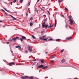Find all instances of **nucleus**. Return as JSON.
Masks as SVG:
<instances>
[{
	"label": "nucleus",
	"mask_w": 79,
	"mask_h": 79,
	"mask_svg": "<svg viewBox=\"0 0 79 79\" xmlns=\"http://www.w3.org/2000/svg\"><path fill=\"white\" fill-rule=\"evenodd\" d=\"M58 2H59V3H60V2H61V0H59Z\"/></svg>",
	"instance_id": "c9c22d12"
},
{
	"label": "nucleus",
	"mask_w": 79,
	"mask_h": 79,
	"mask_svg": "<svg viewBox=\"0 0 79 79\" xmlns=\"http://www.w3.org/2000/svg\"><path fill=\"white\" fill-rule=\"evenodd\" d=\"M0 71H2V70H0Z\"/></svg>",
	"instance_id": "338daca9"
},
{
	"label": "nucleus",
	"mask_w": 79,
	"mask_h": 79,
	"mask_svg": "<svg viewBox=\"0 0 79 79\" xmlns=\"http://www.w3.org/2000/svg\"><path fill=\"white\" fill-rule=\"evenodd\" d=\"M19 37H15L13 38L12 40H10L9 41L10 42H12L13 40V41H16V39H19Z\"/></svg>",
	"instance_id": "f257e3e1"
},
{
	"label": "nucleus",
	"mask_w": 79,
	"mask_h": 79,
	"mask_svg": "<svg viewBox=\"0 0 79 79\" xmlns=\"http://www.w3.org/2000/svg\"><path fill=\"white\" fill-rule=\"evenodd\" d=\"M27 79H34V77L33 76L29 77L27 76Z\"/></svg>",
	"instance_id": "0eeeda50"
},
{
	"label": "nucleus",
	"mask_w": 79,
	"mask_h": 79,
	"mask_svg": "<svg viewBox=\"0 0 79 79\" xmlns=\"http://www.w3.org/2000/svg\"><path fill=\"white\" fill-rule=\"evenodd\" d=\"M36 60H36V59H35V60H34L35 61H36Z\"/></svg>",
	"instance_id": "864d4df0"
},
{
	"label": "nucleus",
	"mask_w": 79,
	"mask_h": 79,
	"mask_svg": "<svg viewBox=\"0 0 79 79\" xmlns=\"http://www.w3.org/2000/svg\"><path fill=\"white\" fill-rule=\"evenodd\" d=\"M2 11H4V10L3 9H2Z\"/></svg>",
	"instance_id": "5fc2aeb1"
},
{
	"label": "nucleus",
	"mask_w": 79,
	"mask_h": 79,
	"mask_svg": "<svg viewBox=\"0 0 79 79\" xmlns=\"http://www.w3.org/2000/svg\"><path fill=\"white\" fill-rule=\"evenodd\" d=\"M60 40H60V39H56V41H57L58 42H60Z\"/></svg>",
	"instance_id": "dca6fc26"
},
{
	"label": "nucleus",
	"mask_w": 79,
	"mask_h": 79,
	"mask_svg": "<svg viewBox=\"0 0 79 79\" xmlns=\"http://www.w3.org/2000/svg\"><path fill=\"white\" fill-rule=\"evenodd\" d=\"M4 9L5 10H6V11H7V12H8V11H7L6 9H5V8H4Z\"/></svg>",
	"instance_id": "79ce46f5"
},
{
	"label": "nucleus",
	"mask_w": 79,
	"mask_h": 79,
	"mask_svg": "<svg viewBox=\"0 0 79 79\" xmlns=\"http://www.w3.org/2000/svg\"><path fill=\"white\" fill-rule=\"evenodd\" d=\"M15 2H16V0H15L13 1V3H15Z\"/></svg>",
	"instance_id": "cd10ccee"
},
{
	"label": "nucleus",
	"mask_w": 79,
	"mask_h": 79,
	"mask_svg": "<svg viewBox=\"0 0 79 79\" xmlns=\"http://www.w3.org/2000/svg\"><path fill=\"white\" fill-rule=\"evenodd\" d=\"M41 33H43V31H41Z\"/></svg>",
	"instance_id": "052dcab7"
},
{
	"label": "nucleus",
	"mask_w": 79,
	"mask_h": 79,
	"mask_svg": "<svg viewBox=\"0 0 79 79\" xmlns=\"http://www.w3.org/2000/svg\"><path fill=\"white\" fill-rule=\"evenodd\" d=\"M33 65H35V64H36V63H33Z\"/></svg>",
	"instance_id": "a19ab883"
},
{
	"label": "nucleus",
	"mask_w": 79,
	"mask_h": 79,
	"mask_svg": "<svg viewBox=\"0 0 79 79\" xmlns=\"http://www.w3.org/2000/svg\"><path fill=\"white\" fill-rule=\"evenodd\" d=\"M45 53L46 54H48V52H45Z\"/></svg>",
	"instance_id": "49530a36"
},
{
	"label": "nucleus",
	"mask_w": 79,
	"mask_h": 79,
	"mask_svg": "<svg viewBox=\"0 0 79 79\" xmlns=\"http://www.w3.org/2000/svg\"><path fill=\"white\" fill-rule=\"evenodd\" d=\"M30 4H31V2H29L27 4L28 5V6H29V5H30Z\"/></svg>",
	"instance_id": "5701e85b"
},
{
	"label": "nucleus",
	"mask_w": 79,
	"mask_h": 79,
	"mask_svg": "<svg viewBox=\"0 0 79 79\" xmlns=\"http://www.w3.org/2000/svg\"><path fill=\"white\" fill-rule=\"evenodd\" d=\"M32 37L33 39H35V37L34 36V35H32Z\"/></svg>",
	"instance_id": "412c9836"
},
{
	"label": "nucleus",
	"mask_w": 79,
	"mask_h": 79,
	"mask_svg": "<svg viewBox=\"0 0 79 79\" xmlns=\"http://www.w3.org/2000/svg\"><path fill=\"white\" fill-rule=\"evenodd\" d=\"M23 0H20V3H23Z\"/></svg>",
	"instance_id": "bb28decb"
},
{
	"label": "nucleus",
	"mask_w": 79,
	"mask_h": 79,
	"mask_svg": "<svg viewBox=\"0 0 79 79\" xmlns=\"http://www.w3.org/2000/svg\"><path fill=\"white\" fill-rule=\"evenodd\" d=\"M48 25H45V27L46 29H47V27H48Z\"/></svg>",
	"instance_id": "393cba45"
},
{
	"label": "nucleus",
	"mask_w": 79,
	"mask_h": 79,
	"mask_svg": "<svg viewBox=\"0 0 79 79\" xmlns=\"http://www.w3.org/2000/svg\"><path fill=\"white\" fill-rule=\"evenodd\" d=\"M64 51V49L62 50L60 52L61 53H62Z\"/></svg>",
	"instance_id": "4be33fe9"
},
{
	"label": "nucleus",
	"mask_w": 79,
	"mask_h": 79,
	"mask_svg": "<svg viewBox=\"0 0 79 79\" xmlns=\"http://www.w3.org/2000/svg\"><path fill=\"white\" fill-rule=\"evenodd\" d=\"M51 63H53L55 62V61H54V60H51Z\"/></svg>",
	"instance_id": "aec40b11"
},
{
	"label": "nucleus",
	"mask_w": 79,
	"mask_h": 79,
	"mask_svg": "<svg viewBox=\"0 0 79 79\" xmlns=\"http://www.w3.org/2000/svg\"><path fill=\"white\" fill-rule=\"evenodd\" d=\"M53 26H54V25L53 24H52V25H50V27H53Z\"/></svg>",
	"instance_id": "473e14b6"
},
{
	"label": "nucleus",
	"mask_w": 79,
	"mask_h": 79,
	"mask_svg": "<svg viewBox=\"0 0 79 79\" xmlns=\"http://www.w3.org/2000/svg\"><path fill=\"white\" fill-rule=\"evenodd\" d=\"M10 51L11 52H12V53H13V51H11V50H10Z\"/></svg>",
	"instance_id": "bf43d9fd"
},
{
	"label": "nucleus",
	"mask_w": 79,
	"mask_h": 79,
	"mask_svg": "<svg viewBox=\"0 0 79 79\" xmlns=\"http://www.w3.org/2000/svg\"><path fill=\"white\" fill-rule=\"evenodd\" d=\"M66 39H68V40H71V39H72V37H70L69 38H67Z\"/></svg>",
	"instance_id": "a211bd4d"
},
{
	"label": "nucleus",
	"mask_w": 79,
	"mask_h": 79,
	"mask_svg": "<svg viewBox=\"0 0 79 79\" xmlns=\"http://www.w3.org/2000/svg\"><path fill=\"white\" fill-rule=\"evenodd\" d=\"M17 74H18V73H17Z\"/></svg>",
	"instance_id": "774afa93"
},
{
	"label": "nucleus",
	"mask_w": 79,
	"mask_h": 79,
	"mask_svg": "<svg viewBox=\"0 0 79 79\" xmlns=\"http://www.w3.org/2000/svg\"><path fill=\"white\" fill-rule=\"evenodd\" d=\"M66 61V60L64 59H63L61 61L62 63H64Z\"/></svg>",
	"instance_id": "9d476101"
},
{
	"label": "nucleus",
	"mask_w": 79,
	"mask_h": 79,
	"mask_svg": "<svg viewBox=\"0 0 79 79\" xmlns=\"http://www.w3.org/2000/svg\"><path fill=\"white\" fill-rule=\"evenodd\" d=\"M65 27H66V28H68V25L67 24H66Z\"/></svg>",
	"instance_id": "c756f323"
},
{
	"label": "nucleus",
	"mask_w": 79,
	"mask_h": 79,
	"mask_svg": "<svg viewBox=\"0 0 79 79\" xmlns=\"http://www.w3.org/2000/svg\"><path fill=\"white\" fill-rule=\"evenodd\" d=\"M13 20H16V19L14 17V18H13Z\"/></svg>",
	"instance_id": "2f4dec72"
},
{
	"label": "nucleus",
	"mask_w": 79,
	"mask_h": 79,
	"mask_svg": "<svg viewBox=\"0 0 79 79\" xmlns=\"http://www.w3.org/2000/svg\"><path fill=\"white\" fill-rule=\"evenodd\" d=\"M33 24V23H30V26H32Z\"/></svg>",
	"instance_id": "b1692460"
},
{
	"label": "nucleus",
	"mask_w": 79,
	"mask_h": 79,
	"mask_svg": "<svg viewBox=\"0 0 79 79\" xmlns=\"http://www.w3.org/2000/svg\"><path fill=\"white\" fill-rule=\"evenodd\" d=\"M65 10H67L68 11H69V10H68V8H67L65 7Z\"/></svg>",
	"instance_id": "72a5a7b5"
},
{
	"label": "nucleus",
	"mask_w": 79,
	"mask_h": 79,
	"mask_svg": "<svg viewBox=\"0 0 79 79\" xmlns=\"http://www.w3.org/2000/svg\"><path fill=\"white\" fill-rule=\"evenodd\" d=\"M3 27H5V26H4Z\"/></svg>",
	"instance_id": "13d9d810"
},
{
	"label": "nucleus",
	"mask_w": 79,
	"mask_h": 79,
	"mask_svg": "<svg viewBox=\"0 0 79 79\" xmlns=\"http://www.w3.org/2000/svg\"><path fill=\"white\" fill-rule=\"evenodd\" d=\"M43 16H45V17H46V15H44Z\"/></svg>",
	"instance_id": "de8ad7c7"
},
{
	"label": "nucleus",
	"mask_w": 79,
	"mask_h": 79,
	"mask_svg": "<svg viewBox=\"0 0 79 79\" xmlns=\"http://www.w3.org/2000/svg\"><path fill=\"white\" fill-rule=\"evenodd\" d=\"M9 16H11V17H12V18H14V17L13 16H12L11 15H10Z\"/></svg>",
	"instance_id": "4c0bfd02"
},
{
	"label": "nucleus",
	"mask_w": 79,
	"mask_h": 79,
	"mask_svg": "<svg viewBox=\"0 0 79 79\" xmlns=\"http://www.w3.org/2000/svg\"><path fill=\"white\" fill-rule=\"evenodd\" d=\"M28 50H29V49H30V46H28Z\"/></svg>",
	"instance_id": "7c9ffc66"
},
{
	"label": "nucleus",
	"mask_w": 79,
	"mask_h": 79,
	"mask_svg": "<svg viewBox=\"0 0 79 79\" xmlns=\"http://www.w3.org/2000/svg\"><path fill=\"white\" fill-rule=\"evenodd\" d=\"M32 19H33V18H32V17H31L30 19V20H32Z\"/></svg>",
	"instance_id": "37998d69"
},
{
	"label": "nucleus",
	"mask_w": 79,
	"mask_h": 79,
	"mask_svg": "<svg viewBox=\"0 0 79 79\" xmlns=\"http://www.w3.org/2000/svg\"><path fill=\"white\" fill-rule=\"evenodd\" d=\"M61 2H63V0H61Z\"/></svg>",
	"instance_id": "603ef678"
},
{
	"label": "nucleus",
	"mask_w": 79,
	"mask_h": 79,
	"mask_svg": "<svg viewBox=\"0 0 79 79\" xmlns=\"http://www.w3.org/2000/svg\"><path fill=\"white\" fill-rule=\"evenodd\" d=\"M42 68V69H45V68H47V66L44 67V65L41 64L38 67V68Z\"/></svg>",
	"instance_id": "f03ea898"
},
{
	"label": "nucleus",
	"mask_w": 79,
	"mask_h": 79,
	"mask_svg": "<svg viewBox=\"0 0 79 79\" xmlns=\"http://www.w3.org/2000/svg\"><path fill=\"white\" fill-rule=\"evenodd\" d=\"M39 0H38L37 1V2H39Z\"/></svg>",
	"instance_id": "6e6d98bb"
},
{
	"label": "nucleus",
	"mask_w": 79,
	"mask_h": 79,
	"mask_svg": "<svg viewBox=\"0 0 79 79\" xmlns=\"http://www.w3.org/2000/svg\"><path fill=\"white\" fill-rule=\"evenodd\" d=\"M41 10L42 11H44V10L43 9H42V8H41Z\"/></svg>",
	"instance_id": "f704fd0d"
},
{
	"label": "nucleus",
	"mask_w": 79,
	"mask_h": 79,
	"mask_svg": "<svg viewBox=\"0 0 79 79\" xmlns=\"http://www.w3.org/2000/svg\"><path fill=\"white\" fill-rule=\"evenodd\" d=\"M28 12L27 11V12H26L27 16V15H28Z\"/></svg>",
	"instance_id": "e433bc0d"
},
{
	"label": "nucleus",
	"mask_w": 79,
	"mask_h": 79,
	"mask_svg": "<svg viewBox=\"0 0 79 79\" xmlns=\"http://www.w3.org/2000/svg\"><path fill=\"white\" fill-rule=\"evenodd\" d=\"M0 22H2V21L0 20Z\"/></svg>",
	"instance_id": "0e129e2a"
},
{
	"label": "nucleus",
	"mask_w": 79,
	"mask_h": 79,
	"mask_svg": "<svg viewBox=\"0 0 79 79\" xmlns=\"http://www.w3.org/2000/svg\"><path fill=\"white\" fill-rule=\"evenodd\" d=\"M28 50H29V52H30V53H32V49H29Z\"/></svg>",
	"instance_id": "ddd939ff"
},
{
	"label": "nucleus",
	"mask_w": 79,
	"mask_h": 79,
	"mask_svg": "<svg viewBox=\"0 0 79 79\" xmlns=\"http://www.w3.org/2000/svg\"><path fill=\"white\" fill-rule=\"evenodd\" d=\"M21 79H27V76H25L24 77H21Z\"/></svg>",
	"instance_id": "423d86ee"
},
{
	"label": "nucleus",
	"mask_w": 79,
	"mask_h": 79,
	"mask_svg": "<svg viewBox=\"0 0 79 79\" xmlns=\"http://www.w3.org/2000/svg\"><path fill=\"white\" fill-rule=\"evenodd\" d=\"M69 21H70V23H69L71 25H73V21L72 19H69Z\"/></svg>",
	"instance_id": "20e7f679"
},
{
	"label": "nucleus",
	"mask_w": 79,
	"mask_h": 79,
	"mask_svg": "<svg viewBox=\"0 0 79 79\" xmlns=\"http://www.w3.org/2000/svg\"><path fill=\"white\" fill-rule=\"evenodd\" d=\"M68 17H69V19H71L72 16H71V15H70V16H69Z\"/></svg>",
	"instance_id": "2eb2a0df"
},
{
	"label": "nucleus",
	"mask_w": 79,
	"mask_h": 79,
	"mask_svg": "<svg viewBox=\"0 0 79 79\" xmlns=\"http://www.w3.org/2000/svg\"><path fill=\"white\" fill-rule=\"evenodd\" d=\"M27 52H27V50H26L25 51V53H27Z\"/></svg>",
	"instance_id": "ea45409f"
},
{
	"label": "nucleus",
	"mask_w": 79,
	"mask_h": 79,
	"mask_svg": "<svg viewBox=\"0 0 79 79\" xmlns=\"http://www.w3.org/2000/svg\"><path fill=\"white\" fill-rule=\"evenodd\" d=\"M46 37V35H45L44 36H42V38H44V37Z\"/></svg>",
	"instance_id": "c85d7f7f"
},
{
	"label": "nucleus",
	"mask_w": 79,
	"mask_h": 79,
	"mask_svg": "<svg viewBox=\"0 0 79 79\" xmlns=\"http://www.w3.org/2000/svg\"><path fill=\"white\" fill-rule=\"evenodd\" d=\"M50 38H50V37H48V38H47L46 39H50Z\"/></svg>",
	"instance_id": "58836bf2"
},
{
	"label": "nucleus",
	"mask_w": 79,
	"mask_h": 79,
	"mask_svg": "<svg viewBox=\"0 0 79 79\" xmlns=\"http://www.w3.org/2000/svg\"><path fill=\"white\" fill-rule=\"evenodd\" d=\"M20 50H21V47H20Z\"/></svg>",
	"instance_id": "680f3d73"
},
{
	"label": "nucleus",
	"mask_w": 79,
	"mask_h": 79,
	"mask_svg": "<svg viewBox=\"0 0 79 79\" xmlns=\"http://www.w3.org/2000/svg\"><path fill=\"white\" fill-rule=\"evenodd\" d=\"M16 48H19V49L20 50V46H15Z\"/></svg>",
	"instance_id": "f8f14e48"
},
{
	"label": "nucleus",
	"mask_w": 79,
	"mask_h": 79,
	"mask_svg": "<svg viewBox=\"0 0 79 79\" xmlns=\"http://www.w3.org/2000/svg\"><path fill=\"white\" fill-rule=\"evenodd\" d=\"M48 13L49 15H50V12L49 11H48Z\"/></svg>",
	"instance_id": "a18cd8bd"
},
{
	"label": "nucleus",
	"mask_w": 79,
	"mask_h": 79,
	"mask_svg": "<svg viewBox=\"0 0 79 79\" xmlns=\"http://www.w3.org/2000/svg\"><path fill=\"white\" fill-rule=\"evenodd\" d=\"M56 56L55 55H52L51 57V59H53V58H55V57Z\"/></svg>",
	"instance_id": "6e6552de"
},
{
	"label": "nucleus",
	"mask_w": 79,
	"mask_h": 79,
	"mask_svg": "<svg viewBox=\"0 0 79 79\" xmlns=\"http://www.w3.org/2000/svg\"><path fill=\"white\" fill-rule=\"evenodd\" d=\"M10 4L11 5H12V2H10Z\"/></svg>",
	"instance_id": "8fccbe9b"
},
{
	"label": "nucleus",
	"mask_w": 79,
	"mask_h": 79,
	"mask_svg": "<svg viewBox=\"0 0 79 79\" xmlns=\"http://www.w3.org/2000/svg\"><path fill=\"white\" fill-rule=\"evenodd\" d=\"M5 13L6 15H8V13H6V12H5Z\"/></svg>",
	"instance_id": "c03bdc74"
},
{
	"label": "nucleus",
	"mask_w": 79,
	"mask_h": 79,
	"mask_svg": "<svg viewBox=\"0 0 79 79\" xmlns=\"http://www.w3.org/2000/svg\"><path fill=\"white\" fill-rule=\"evenodd\" d=\"M44 21H47V19H45Z\"/></svg>",
	"instance_id": "4d7b16f0"
},
{
	"label": "nucleus",
	"mask_w": 79,
	"mask_h": 79,
	"mask_svg": "<svg viewBox=\"0 0 79 79\" xmlns=\"http://www.w3.org/2000/svg\"><path fill=\"white\" fill-rule=\"evenodd\" d=\"M40 40H44V41L46 40L47 41V39H44V38H43L41 36L40 37Z\"/></svg>",
	"instance_id": "39448f33"
},
{
	"label": "nucleus",
	"mask_w": 79,
	"mask_h": 79,
	"mask_svg": "<svg viewBox=\"0 0 79 79\" xmlns=\"http://www.w3.org/2000/svg\"><path fill=\"white\" fill-rule=\"evenodd\" d=\"M55 26L56 27V19H55Z\"/></svg>",
	"instance_id": "4468645a"
},
{
	"label": "nucleus",
	"mask_w": 79,
	"mask_h": 79,
	"mask_svg": "<svg viewBox=\"0 0 79 79\" xmlns=\"http://www.w3.org/2000/svg\"><path fill=\"white\" fill-rule=\"evenodd\" d=\"M6 3V4L7 3V2H6V3Z\"/></svg>",
	"instance_id": "69168bd1"
},
{
	"label": "nucleus",
	"mask_w": 79,
	"mask_h": 79,
	"mask_svg": "<svg viewBox=\"0 0 79 79\" xmlns=\"http://www.w3.org/2000/svg\"><path fill=\"white\" fill-rule=\"evenodd\" d=\"M51 27H50V26H48V29H50V28H51Z\"/></svg>",
	"instance_id": "a878e982"
},
{
	"label": "nucleus",
	"mask_w": 79,
	"mask_h": 79,
	"mask_svg": "<svg viewBox=\"0 0 79 79\" xmlns=\"http://www.w3.org/2000/svg\"><path fill=\"white\" fill-rule=\"evenodd\" d=\"M18 5H19V3H17Z\"/></svg>",
	"instance_id": "3c124183"
},
{
	"label": "nucleus",
	"mask_w": 79,
	"mask_h": 79,
	"mask_svg": "<svg viewBox=\"0 0 79 79\" xmlns=\"http://www.w3.org/2000/svg\"><path fill=\"white\" fill-rule=\"evenodd\" d=\"M7 44H9V42H7L6 43Z\"/></svg>",
	"instance_id": "09e8293b"
},
{
	"label": "nucleus",
	"mask_w": 79,
	"mask_h": 79,
	"mask_svg": "<svg viewBox=\"0 0 79 79\" xmlns=\"http://www.w3.org/2000/svg\"><path fill=\"white\" fill-rule=\"evenodd\" d=\"M41 63H44V61L43 60H41Z\"/></svg>",
	"instance_id": "f3484780"
},
{
	"label": "nucleus",
	"mask_w": 79,
	"mask_h": 79,
	"mask_svg": "<svg viewBox=\"0 0 79 79\" xmlns=\"http://www.w3.org/2000/svg\"><path fill=\"white\" fill-rule=\"evenodd\" d=\"M5 13V11L4 10V11H3Z\"/></svg>",
	"instance_id": "e2e57ef3"
},
{
	"label": "nucleus",
	"mask_w": 79,
	"mask_h": 79,
	"mask_svg": "<svg viewBox=\"0 0 79 79\" xmlns=\"http://www.w3.org/2000/svg\"><path fill=\"white\" fill-rule=\"evenodd\" d=\"M45 22H44L43 23V24L42 25V27H43V28H44L45 27Z\"/></svg>",
	"instance_id": "1a4fd4ad"
},
{
	"label": "nucleus",
	"mask_w": 79,
	"mask_h": 79,
	"mask_svg": "<svg viewBox=\"0 0 79 79\" xmlns=\"http://www.w3.org/2000/svg\"><path fill=\"white\" fill-rule=\"evenodd\" d=\"M53 40V39L52 38H50V39L48 40V41H50V40Z\"/></svg>",
	"instance_id": "6ab92c4d"
},
{
	"label": "nucleus",
	"mask_w": 79,
	"mask_h": 79,
	"mask_svg": "<svg viewBox=\"0 0 79 79\" xmlns=\"http://www.w3.org/2000/svg\"><path fill=\"white\" fill-rule=\"evenodd\" d=\"M22 38H20V40L21 41V42H23V39H25V40L26 39V38L24 36H22Z\"/></svg>",
	"instance_id": "7ed1b4c3"
},
{
	"label": "nucleus",
	"mask_w": 79,
	"mask_h": 79,
	"mask_svg": "<svg viewBox=\"0 0 79 79\" xmlns=\"http://www.w3.org/2000/svg\"><path fill=\"white\" fill-rule=\"evenodd\" d=\"M15 63L14 62H12L11 63H9L8 64L9 65H12V64H14Z\"/></svg>",
	"instance_id": "9b49d317"
}]
</instances>
